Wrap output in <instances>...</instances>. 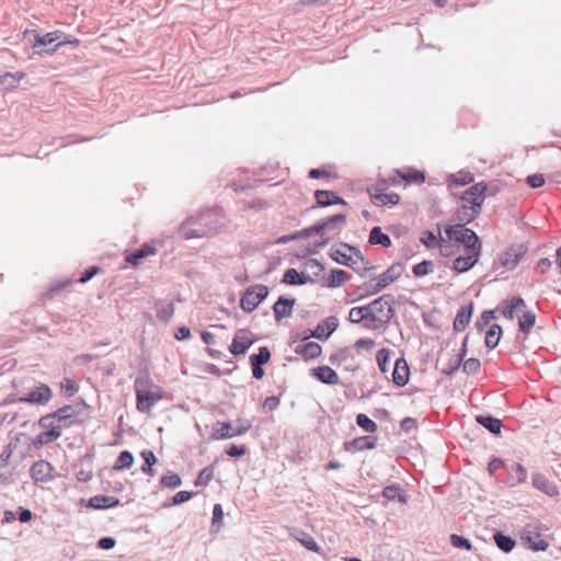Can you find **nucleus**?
Listing matches in <instances>:
<instances>
[{
  "label": "nucleus",
  "mask_w": 561,
  "mask_h": 561,
  "mask_svg": "<svg viewBox=\"0 0 561 561\" xmlns=\"http://www.w3.org/2000/svg\"><path fill=\"white\" fill-rule=\"evenodd\" d=\"M135 392L136 408L142 413L150 412L153 405L162 399L161 389L146 374H140L136 377Z\"/></svg>",
  "instance_id": "nucleus-1"
},
{
  "label": "nucleus",
  "mask_w": 561,
  "mask_h": 561,
  "mask_svg": "<svg viewBox=\"0 0 561 561\" xmlns=\"http://www.w3.org/2000/svg\"><path fill=\"white\" fill-rule=\"evenodd\" d=\"M330 256L336 263L351 267L360 276H366L368 272L375 270V266L365 260L357 248L347 243H341V248L332 250Z\"/></svg>",
  "instance_id": "nucleus-2"
},
{
  "label": "nucleus",
  "mask_w": 561,
  "mask_h": 561,
  "mask_svg": "<svg viewBox=\"0 0 561 561\" xmlns=\"http://www.w3.org/2000/svg\"><path fill=\"white\" fill-rule=\"evenodd\" d=\"M445 233L449 240L455 241L456 244H462L463 251L466 250H476L482 249L481 241L477 233L465 227V224H458L455 226H449L445 229Z\"/></svg>",
  "instance_id": "nucleus-3"
},
{
  "label": "nucleus",
  "mask_w": 561,
  "mask_h": 561,
  "mask_svg": "<svg viewBox=\"0 0 561 561\" xmlns=\"http://www.w3.org/2000/svg\"><path fill=\"white\" fill-rule=\"evenodd\" d=\"M394 298L391 295H382L371 302L373 312L369 313V318L374 322H378L380 325H385L390 322L394 317Z\"/></svg>",
  "instance_id": "nucleus-4"
},
{
  "label": "nucleus",
  "mask_w": 561,
  "mask_h": 561,
  "mask_svg": "<svg viewBox=\"0 0 561 561\" xmlns=\"http://www.w3.org/2000/svg\"><path fill=\"white\" fill-rule=\"evenodd\" d=\"M252 427V422L248 419L239 417L233 422H218L216 431L213 432V438L226 439L241 436L248 433Z\"/></svg>",
  "instance_id": "nucleus-5"
},
{
  "label": "nucleus",
  "mask_w": 561,
  "mask_h": 561,
  "mask_svg": "<svg viewBox=\"0 0 561 561\" xmlns=\"http://www.w3.org/2000/svg\"><path fill=\"white\" fill-rule=\"evenodd\" d=\"M208 218L209 215L201 214L196 218H188L182 226H181V234L185 239H193V238H202L207 236L208 233Z\"/></svg>",
  "instance_id": "nucleus-6"
},
{
  "label": "nucleus",
  "mask_w": 561,
  "mask_h": 561,
  "mask_svg": "<svg viewBox=\"0 0 561 561\" xmlns=\"http://www.w3.org/2000/svg\"><path fill=\"white\" fill-rule=\"evenodd\" d=\"M268 295L265 285L257 284L249 287L241 297L240 306L245 312H252Z\"/></svg>",
  "instance_id": "nucleus-7"
},
{
  "label": "nucleus",
  "mask_w": 561,
  "mask_h": 561,
  "mask_svg": "<svg viewBox=\"0 0 561 561\" xmlns=\"http://www.w3.org/2000/svg\"><path fill=\"white\" fill-rule=\"evenodd\" d=\"M403 272V265L400 262L393 263L386 272L375 277L373 293H380L388 285L397 280Z\"/></svg>",
  "instance_id": "nucleus-8"
},
{
  "label": "nucleus",
  "mask_w": 561,
  "mask_h": 561,
  "mask_svg": "<svg viewBox=\"0 0 561 561\" xmlns=\"http://www.w3.org/2000/svg\"><path fill=\"white\" fill-rule=\"evenodd\" d=\"M527 247L525 244H514L511 245L505 252H503L500 256L501 265L506 270H513L517 266L520 259L526 254Z\"/></svg>",
  "instance_id": "nucleus-9"
},
{
  "label": "nucleus",
  "mask_w": 561,
  "mask_h": 561,
  "mask_svg": "<svg viewBox=\"0 0 561 561\" xmlns=\"http://www.w3.org/2000/svg\"><path fill=\"white\" fill-rule=\"evenodd\" d=\"M51 397V389L47 385L41 383L35 389L31 390L25 397L20 398L19 401L44 405L49 402Z\"/></svg>",
  "instance_id": "nucleus-10"
},
{
  "label": "nucleus",
  "mask_w": 561,
  "mask_h": 561,
  "mask_svg": "<svg viewBox=\"0 0 561 561\" xmlns=\"http://www.w3.org/2000/svg\"><path fill=\"white\" fill-rule=\"evenodd\" d=\"M482 249L466 250L463 254H460L454 260L453 268L458 273H465L476 265Z\"/></svg>",
  "instance_id": "nucleus-11"
},
{
  "label": "nucleus",
  "mask_w": 561,
  "mask_h": 561,
  "mask_svg": "<svg viewBox=\"0 0 561 561\" xmlns=\"http://www.w3.org/2000/svg\"><path fill=\"white\" fill-rule=\"evenodd\" d=\"M30 472L36 483H46L53 480L54 467L46 460H38L33 463Z\"/></svg>",
  "instance_id": "nucleus-12"
},
{
  "label": "nucleus",
  "mask_w": 561,
  "mask_h": 561,
  "mask_svg": "<svg viewBox=\"0 0 561 561\" xmlns=\"http://www.w3.org/2000/svg\"><path fill=\"white\" fill-rule=\"evenodd\" d=\"M461 201V206L457 211V219L460 222H471L481 211L482 204L473 201Z\"/></svg>",
  "instance_id": "nucleus-13"
},
{
  "label": "nucleus",
  "mask_w": 561,
  "mask_h": 561,
  "mask_svg": "<svg viewBox=\"0 0 561 561\" xmlns=\"http://www.w3.org/2000/svg\"><path fill=\"white\" fill-rule=\"evenodd\" d=\"M339 325L335 317H329L324 321L320 322L316 329L311 332L310 336L327 341L331 334L336 330Z\"/></svg>",
  "instance_id": "nucleus-14"
},
{
  "label": "nucleus",
  "mask_w": 561,
  "mask_h": 561,
  "mask_svg": "<svg viewBox=\"0 0 561 561\" xmlns=\"http://www.w3.org/2000/svg\"><path fill=\"white\" fill-rule=\"evenodd\" d=\"M296 302V299H289L285 297H279L278 300L273 306V311L276 321H280L284 318H288L293 313V307Z\"/></svg>",
  "instance_id": "nucleus-15"
},
{
  "label": "nucleus",
  "mask_w": 561,
  "mask_h": 561,
  "mask_svg": "<svg viewBox=\"0 0 561 561\" xmlns=\"http://www.w3.org/2000/svg\"><path fill=\"white\" fill-rule=\"evenodd\" d=\"M527 309L526 302L520 297H513L512 299L506 301V306L503 310V316L512 320L515 316L519 318L522 313Z\"/></svg>",
  "instance_id": "nucleus-16"
},
{
  "label": "nucleus",
  "mask_w": 561,
  "mask_h": 561,
  "mask_svg": "<svg viewBox=\"0 0 561 561\" xmlns=\"http://www.w3.org/2000/svg\"><path fill=\"white\" fill-rule=\"evenodd\" d=\"M531 479L534 488L543 492L548 496H556L558 494L556 484L550 482L543 474L536 472L533 474Z\"/></svg>",
  "instance_id": "nucleus-17"
},
{
  "label": "nucleus",
  "mask_w": 561,
  "mask_h": 561,
  "mask_svg": "<svg viewBox=\"0 0 561 561\" xmlns=\"http://www.w3.org/2000/svg\"><path fill=\"white\" fill-rule=\"evenodd\" d=\"M253 344L252 339L248 336V333L244 331H240L234 336L230 351L233 355H242L249 350V347Z\"/></svg>",
  "instance_id": "nucleus-18"
},
{
  "label": "nucleus",
  "mask_w": 561,
  "mask_h": 561,
  "mask_svg": "<svg viewBox=\"0 0 561 561\" xmlns=\"http://www.w3.org/2000/svg\"><path fill=\"white\" fill-rule=\"evenodd\" d=\"M409 366L404 358H399L396 360L394 369L392 373V381L397 386H404L409 380Z\"/></svg>",
  "instance_id": "nucleus-19"
},
{
  "label": "nucleus",
  "mask_w": 561,
  "mask_h": 561,
  "mask_svg": "<svg viewBox=\"0 0 561 561\" xmlns=\"http://www.w3.org/2000/svg\"><path fill=\"white\" fill-rule=\"evenodd\" d=\"M473 311V304L470 302L467 306L461 307L454 320V329L457 332H461L469 324Z\"/></svg>",
  "instance_id": "nucleus-20"
},
{
  "label": "nucleus",
  "mask_w": 561,
  "mask_h": 561,
  "mask_svg": "<svg viewBox=\"0 0 561 561\" xmlns=\"http://www.w3.org/2000/svg\"><path fill=\"white\" fill-rule=\"evenodd\" d=\"M467 341L468 336L465 337L461 350L450 356L446 366L443 368V374L453 375L460 367L462 358L467 353Z\"/></svg>",
  "instance_id": "nucleus-21"
},
{
  "label": "nucleus",
  "mask_w": 561,
  "mask_h": 561,
  "mask_svg": "<svg viewBox=\"0 0 561 561\" xmlns=\"http://www.w3.org/2000/svg\"><path fill=\"white\" fill-rule=\"evenodd\" d=\"M58 423H60L64 427H69L73 424L77 413L72 405H64L53 412Z\"/></svg>",
  "instance_id": "nucleus-22"
},
{
  "label": "nucleus",
  "mask_w": 561,
  "mask_h": 561,
  "mask_svg": "<svg viewBox=\"0 0 561 561\" xmlns=\"http://www.w3.org/2000/svg\"><path fill=\"white\" fill-rule=\"evenodd\" d=\"M25 77L24 72H4L0 73V90H12Z\"/></svg>",
  "instance_id": "nucleus-23"
},
{
  "label": "nucleus",
  "mask_w": 561,
  "mask_h": 561,
  "mask_svg": "<svg viewBox=\"0 0 561 561\" xmlns=\"http://www.w3.org/2000/svg\"><path fill=\"white\" fill-rule=\"evenodd\" d=\"M119 505V500L114 496L95 495L89 500V506L94 510L111 508Z\"/></svg>",
  "instance_id": "nucleus-24"
},
{
  "label": "nucleus",
  "mask_w": 561,
  "mask_h": 561,
  "mask_svg": "<svg viewBox=\"0 0 561 561\" xmlns=\"http://www.w3.org/2000/svg\"><path fill=\"white\" fill-rule=\"evenodd\" d=\"M312 374L321 382L327 383V385H336V383H339V380H340L335 370H333L329 366H321V367L314 368L312 370Z\"/></svg>",
  "instance_id": "nucleus-25"
},
{
  "label": "nucleus",
  "mask_w": 561,
  "mask_h": 561,
  "mask_svg": "<svg viewBox=\"0 0 561 561\" xmlns=\"http://www.w3.org/2000/svg\"><path fill=\"white\" fill-rule=\"evenodd\" d=\"M486 191V185L483 182L477 183L470 186L467 191L463 192L461 199L462 201H473L480 204L484 201V193Z\"/></svg>",
  "instance_id": "nucleus-26"
},
{
  "label": "nucleus",
  "mask_w": 561,
  "mask_h": 561,
  "mask_svg": "<svg viewBox=\"0 0 561 561\" xmlns=\"http://www.w3.org/2000/svg\"><path fill=\"white\" fill-rule=\"evenodd\" d=\"M346 221V216L343 214H337L329 217L325 220L318 221L319 227H321L322 236L330 230H334L341 228Z\"/></svg>",
  "instance_id": "nucleus-27"
},
{
  "label": "nucleus",
  "mask_w": 561,
  "mask_h": 561,
  "mask_svg": "<svg viewBox=\"0 0 561 561\" xmlns=\"http://www.w3.org/2000/svg\"><path fill=\"white\" fill-rule=\"evenodd\" d=\"M370 199L376 206L397 205L400 196L397 193H370Z\"/></svg>",
  "instance_id": "nucleus-28"
},
{
  "label": "nucleus",
  "mask_w": 561,
  "mask_h": 561,
  "mask_svg": "<svg viewBox=\"0 0 561 561\" xmlns=\"http://www.w3.org/2000/svg\"><path fill=\"white\" fill-rule=\"evenodd\" d=\"M308 282H313V279L305 273L299 274L295 268H288L283 277V283L288 285H304Z\"/></svg>",
  "instance_id": "nucleus-29"
},
{
  "label": "nucleus",
  "mask_w": 561,
  "mask_h": 561,
  "mask_svg": "<svg viewBox=\"0 0 561 561\" xmlns=\"http://www.w3.org/2000/svg\"><path fill=\"white\" fill-rule=\"evenodd\" d=\"M61 436V431H43L41 432L36 438L33 440V446L35 448H41L45 445H48L55 440H57Z\"/></svg>",
  "instance_id": "nucleus-30"
},
{
  "label": "nucleus",
  "mask_w": 561,
  "mask_h": 561,
  "mask_svg": "<svg viewBox=\"0 0 561 561\" xmlns=\"http://www.w3.org/2000/svg\"><path fill=\"white\" fill-rule=\"evenodd\" d=\"M156 253V249L151 245L144 244L127 256V262L134 266L140 264L141 260Z\"/></svg>",
  "instance_id": "nucleus-31"
},
{
  "label": "nucleus",
  "mask_w": 561,
  "mask_h": 561,
  "mask_svg": "<svg viewBox=\"0 0 561 561\" xmlns=\"http://www.w3.org/2000/svg\"><path fill=\"white\" fill-rule=\"evenodd\" d=\"M476 421L488 428L493 434H500L502 428V421L491 415H478Z\"/></svg>",
  "instance_id": "nucleus-32"
},
{
  "label": "nucleus",
  "mask_w": 561,
  "mask_h": 561,
  "mask_svg": "<svg viewBox=\"0 0 561 561\" xmlns=\"http://www.w3.org/2000/svg\"><path fill=\"white\" fill-rule=\"evenodd\" d=\"M322 348L316 342H308L301 347L296 348L297 354H301L307 359H313L321 355Z\"/></svg>",
  "instance_id": "nucleus-33"
},
{
  "label": "nucleus",
  "mask_w": 561,
  "mask_h": 561,
  "mask_svg": "<svg viewBox=\"0 0 561 561\" xmlns=\"http://www.w3.org/2000/svg\"><path fill=\"white\" fill-rule=\"evenodd\" d=\"M382 495L389 501H398L400 503H407V495L399 485L392 484L383 489Z\"/></svg>",
  "instance_id": "nucleus-34"
},
{
  "label": "nucleus",
  "mask_w": 561,
  "mask_h": 561,
  "mask_svg": "<svg viewBox=\"0 0 561 561\" xmlns=\"http://www.w3.org/2000/svg\"><path fill=\"white\" fill-rule=\"evenodd\" d=\"M369 243L388 248L391 245V240L388 234L381 231L380 227H374L369 233Z\"/></svg>",
  "instance_id": "nucleus-35"
},
{
  "label": "nucleus",
  "mask_w": 561,
  "mask_h": 561,
  "mask_svg": "<svg viewBox=\"0 0 561 561\" xmlns=\"http://www.w3.org/2000/svg\"><path fill=\"white\" fill-rule=\"evenodd\" d=\"M536 314L533 311L525 310L518 318L519 330L528 334L531 328L535 325Z\"/></svg>",
  "instance_id": "nucleus-36"
},
{
  "label": "nucleus",
  "mask_w": 561,
  "mask_h": 561,
  "mask_svg": "<svg viewBox=\"0 0 561 561\" xmlns=\"http://www.w3.org/2000/svg\"><path fill=\"white\" fill-rule=\"evenodd\" d=\"M502 335V328L499 324H492L485 334V345L489 348L497 346Z\"/></svg>",
  "instance_id": "nucleus-37"
},
{
  "label": "nucleus",
  "mask_w": 561,
  "mask_h": 561,
  "mask_svg": "<svg viewBox=\"0 0 561 561\" xmlns=\"http://www.w3.org/2000/svg\"><path fill=\"white\" fill-rule=\"evenodd\" d=\"M348 279V274L343 270H333L330 278L328 279L327 286L336 288L342 286Z\"/></svg>",
  "instance_id": "nucleus-38"
},
{
  "label": "nucleus",
  "mask_w": 561,
  "mask_h": 561,
  "mask_svg": "<svg viewBox=\"0 0 561 561\" xmlns=\"http://www.w3.org/2000/svg\"><path fill=\"white\" fill-rule=\"evenodd\" d=\"M133 462H134V457H133L131 453L128 450H124L118 455L113 469L116 471H122V470L130 468L133 466Z\"/></svg>",
  "instance_id": "nucleus-39"
},
{
  "label": "nucleus",
  "mask_w": 561,
  "mask_h": 561,
  "mask_svg": "<svg viewBox=\"0 0 561 561\" xmlns=\"http://www.w3.org/2000/svg\"><path fill=\"white\" fill-rule=\"evenodd\" d=\"M38 426L46 431H48V430L61 431V428L64 427L60 423L57 422V420L53 413L42 416L38 420Z\"/></svg>",
  "instance_id": "nucleus-40"
},
{
  "label": "nucleus",
  "mask_w": 561,
  "mask_h": 561,
  "mask_svg": "<svg viewBox=\"0 0 561 561\" xmlns=\"http://www.w3.org/2000/svg\"><path fill=\"white\" fill-rule=\"evenodd\" d=\"M453 240L440 238L438 242V249L443 256H450L456 254L460 249L459 244L451 243Z\"/></svg>",
  "instance_id": "nucleus-41"
},
{
  "label": "nucleus",
  "mask_w": 561,
  "mask_h": 561,
  "mask_svg": "<svg viewBox=\"0 0 561 561\" xmlns=\"http://www.w3.org/2000/svg\"><path fill=\"white\" fill-rule=\"evenodd\" d=\"M493 538L499 549L504 552H510L515 547V541L511 537H507L501 533L494 534Z\"/></svg>",
  "instance_id": "nucleus-42"
},
{
  "label": "nucleus",
  "mask_w": 561,
  "mask_h": 561,
  "mask_svg": "<svg viewBox=\"0 0 561 561\" xmlns=\"http://www.w3.org/2000/svg\"><path fill=\"white\" fill-rule=\"evenodd\" d=\"M60 37H61V32H59V31L49 32L44 35H37L36 42L34 44L33 48H36L37 46H47L49 44H53V43L59 41Z\"/></svg>",
  "instance_id": "nucleus-43"
},
{
  "label": "nucleus",
  "mask_w": 561,
  "mask_h": 561,
  "mask_svg": "<svg viewBox=\"0 0 561 561\" xmlns=\"http://www.w3.org/2000/svg\"><path fill=\"white\" fill-rule=\"evenodd\" d=\"M397 173L408 183L422 184L425 181L424 174L415 170H410L405 173L398 170Z\"/></svg>",
  "instance_id": "nucleus-44"
},
{
  "label": "nucleus",
  "mask_w": 561,
  "mask_h": 561,
  "mask_svg": "<svg viewBox=\"0 0 561 561\" xmlns=\"http://www.w3.org/2000/svg\"><path fill=\"white\" fill-rule=\"evenodd\" d=\"M356 423L368 433H374L377 430V424L364 413L357 415Z\"/></svg>",
  "instance_id": "nucleus-45"
},
{
  "label": "nucleus",
  "mask_w": 561,
  "mask_h": 561,
  "mask_svg": "<svg viewBox=\"0 0 561 561\" xmlns=\"http://www.w3.org/2000/svg\"><path fill=\"white\" fill-rule=\"evenodd\" d=\"M271 358V352L266 346H262L259 348L257 354H253L250 356L251 364L263 365L267 363Z\"/></svg>",
  "instance_id": "nucleus-46"
},
{
  "label": "nucleus",
  "mask_w": 561,
  "mask_h": 561,
  "mask_svg": "<svg viewBox=\"0 0 561 561\" xmlns=\"http://www.w3.org/2000/svg\"><path fill=\"white\" fill-rule=\"evenodd\" d=\"M434 270V264L432 261H423L413 267V274L415 277H423L430 273H432Z\"/></svg>",
  "instance_id": "nucleus-47"
},
{
  "label": "nucleus",
  "mask_w": 561,
  "mask_h": 561,
  "mask_svg": "<svg viewBox=\"0 0 561 561\" xmlns=\"http://www.w3.org/2000/svg\"><path fill=\"white\" fill-rule=\"evenodd\" d=\"M160 484L163 488L175 489L182 484V480L179 474L170 473V474H165L161 478Z\"/></svg>",
  "instance_id": "nucleus-48"
},
{
  "label": "nucleus",
  "mask_w": 561,
  "mask_h": 561,
  "mask_svg": "<svg viewBox=\"0 0 561 561\" xmlns=\"http://www.w3.org/2000/svg\"><path fill=\"white\" fill-rule=\"evenodd\" d=\"M334 196L333 191H316L314 197L317 199V203L320 206H330L332 205V197Z\"/></svg>",
  "instance_id": "nucleus-49"
},
{
  "label": "nucleus",
  "mask_w": 561,
  "mask_h": 561,
  "mask_svg": "<svg viewBox=\"0 0 561 561\" xmlns=\"http://www.w3.org/2000/svg\"><path fill=\"white\" fill-rule=\"evenodd\" d=\"M389 360H390V352H389V350L381 348L377 353V364H378L379 369L382 373H387L388 371V363H389Z\"/></svg>",
  "instance_id": "nucleus-50"
},
{
  "label": "nucleus",
  "mask_w": 561,
  "mask_h": 561,
  "mask_svg": "<svg viewBox=\"0 0 561 561\" xmlns=\"http://www.w3.org/2000/svg\"><path fill=\"white\" fill-rule=\"evenodd\" d=\"M450 542L455 548H458V549H466V550L472 549V545L467 538L456 535V534L450 536Z\"/></svg>",
  "instance_id": "nucleus-51"
},
{
  "label": "nucleus",
  "mask_w": 561,
  "mask_h": 561,
  "mask_svg": "<svg viewBox=\"0 0 561 561\" xmlns=\"http://www.w3.org/2000/svg\"><path fill=\"white\" fill-rule=\"evenodd\" d=\"M480 360L478 358L471 357L465 360L462 369L466 374L473 375L480 370Z\"/></svg>",
  "instance_id": "nucleus-52"
},
{
  "label": "nucleus",
  "mask_w": 561,
  "mask_h": 561,
  "mask_svg": "<svg viewBox=\"0 0 561 561\" xmlns=\"http://www.w3.org/2000/svg\"><path fill=\"white\" fill-rule=\"evenodd\" d=\"M173 314V305L163 304L157 309V317L162 321H168Z\"/></svg>",
  "instance_id": "nucleus-53"
},
{
  "label": "nucleus",
  "mask_w": 561,
  "mask_h": 561,
  "mask_svg": "<svg viewBox=\"0 0 561 561\" xmlns=\"http://www.w3.org/2000/svg\"><path fill=\"white\" fill-rule=\"evenodd\" d=\"M363 320H370L369 313H364V309L354 307L350 310V321L353 323H359Z\"/></svg>",
  "instance_id": "nucleus-54"
},
{
  "label": "nucleus",
  "mask_w": 561,
  "mask_h": 561,
  "mask_svg": "<svg viewBox=\"0 0 561 561\" xmlns=\"http://www.w3.org/2000/svg\"><path fill=\"white\" fill-rule=\"evenodd\" d=\"M313 234L322 236L321 227H319L318 222L311 227H308V228L297 231L298 239L310 238Z\"/></svg>",
  "instance_id": "nucleus-55"
},
{
  "label": "nucleus",
  "mask_w": 561,
  "mask_h": 561,
  "mask_svg": "<svg viewBox=\"0 0 561 561\" xmlns=\"http://www.w3.org/2000/svg\"><path fill=\"white\" fill-rule=\"evenodd\" d=\"M514 474H512V478L516 479V483L520 484L524 483L527 479V470L524 466L520 463H515L514 467Z\"/></svg>",
  "instance_id": "nucleus-56"
},
{
  "label": "nucleus",
  "mask_w": 561,
  "mask_h": 561,
  "mask_svg": "<svg viewBox=\"0 0 561 561\" xmlns=\"http://www.w3.org/2000/svg\"><path fill=\"white\" fill-rule=\"evenodd\" d=\"M93 477L92 468L91 466H88L87 468L81 467L76 471V478L80 482H89Z\"/></svg>",
  "instance_id": "nucleus-57"
},
{
  "label": "nucleus",
  "mask_w": 561,
  "mask_h": 561,
  "mask_svg": "<svg viewBox=\"0 0 561 561\" xmlns=\"http://www.w3.org/2000/svg\"><path fill=\"white\" fill-rule=\"evenodd\" d=\"M298 539L308 550L319 552L320 548L311 536L302 533V538Z\"/></svg>",
  "instance_id": "nucleus-58"
},
{
  "label": "nucleus",
  "mask_w": 561,
  "mask_h": 561,
  "mask_svg": "<svg viewBox=\"0 0 561 561\" xmlns=\"http://www.w3.org/2000/svg\"><path fill=\"white\" fill-rule=\"evenodd\" d=\"M60 386H61V389L64 390V392L69 397L73 396L75 392L78 390L76 382L69 378H65L61 381Z\"/></svg>",
  "instance_id": "nucleus-59"
},
{
  "label": "nucleus",
  "mask_w": 561,
  "mask_h": 561,
  "mask_svg": "<svg viewBox=\"0 0 561 561\" xmlns=\"http://www.w3.org/2000/svg\"><path fill=\"white\" fill-rule=\"evenodd\" d=\"M526 183L531 188H538V187H541L545 184V178H543L542 174L528 175L527 179H526Z\"/></svg>",
  "instance_id": "nucleus-60"
},
{
  "label": "nucleus",
  "mask_w": 561,
  "mask_h": 561,
  "mask_svg": "<svg viewBox=\"0 0 561 561\" xmlns=\"http://www.w3.org/2000/svg\"><path fill=\"white\" fill-rule=\"evenodd\" d=\"M193 496L192 492L188 491H180L178 492L171 500L172 505H180L182 503L187 502Z\"/></svg>",
  "instance_id": "nucleus-61"
},
{
  "label": "nucleus",
  "mask_w": 561,
  "mask_h": 561,
  "mask_svg": "<svg viewBox=\"0 0 561 561\" xmlns=\"http://www.w3.org/2000/svg\"><path fill=\"white\" fill-rule=\"evenodd\" d=\"M421 241L427 247V248H435L438 245L439 240H437L436 236L432 231H425L423 233V237Z\"/></svg>",
  "instance_id": "nucleus-62"
},
{
  "label": "nucleus",
  "mask_w": 561,
  "mask_h": 561,
  "mask_svg": "<svg viewBox=\"0 0 561 561\" xmlns=\"http://www.w3.org/2000/svg\"><path fill=\"white\" fill-rule=\"evenodd\" d=\"M306 266L308 270L312 272L314 276H319L324 271L323 265L318 260L314 259L308 260Z\"/></svg>",
  "instance_id": "nucleus-63"
},
{
  "label": "nucleus",
  "mask_w": 561,
  "mask_h": 561,
  "mask_svg": "<svg viewBox=\"0 0 561 561\" xmlns=\"http://www.w3.org/2000/svg\"><path fill=\"white\" fill-rule=\"evenodd\" d=\"M376 343L371 339H359L355 342L354 347L356 350H371Z\"/></svg>",
  "instance_id": "nucleus-64"
}]
</instances>
